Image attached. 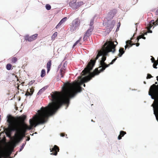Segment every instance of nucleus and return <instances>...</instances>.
Segmentation results:
<instances>
[{
	"mask_svg": "<svg viewBox=\"0 0 158 158\" xmlns=\"http://www.w3.org/2000/svg\"><path fill=\"white\" fill-rule=\"evenodd\" d=\"M62 89V93L55 91L51 94L52 102L47 106L42 107L38 110V113L30 119V126L23 124L21 127L17 118L10 114L7 115V122L9 123V129L10 131H16L15 139L17 142L22 139L27 130H30L33 127L46 122L48 118L54 114L61 105L66 104L67 108L70 99L74 97L77 93L80 92L82 88L78 85L77 82H67L64 84Z\"/></svg>",
	"mask_w": 158,
	"mask_h": 158,
	"instance_id": "f257e3e1",
	"label": "nucleus"
},
{
	"mask_svg": "<svg viewBox=\"0 0 158 158\" xmlns=\"http://www.w3.org/2000/svg\"><path fill=\"white\" fill-rule=\"evenodd\" d=\"M115 51V46L111 42H106L102 48V51L98 52L95 60H90L87 67L81 73L82 76L90 73L89 75L82 78L81 79L80 85L92 79L95 76L98 75L101 72L103 71L107 67L110 66L105 61L108 53L110 52L114 53Z\"/></svg>",
	"mask_w": 158,
	"mask_h": 158,
	"instance_id": "f03ea898",
	"label": "nucleus"
},
{
	"mask_svg": "<svg viewBox=\"0 0 158 158\" xmlns=\"http://www.w3.org/2000/svg\"><path fill=\"white\" fill-rule=\"evenodd\" d=\"M80 25V20L78 18L74 19L72 22L70 28L71 32H73L78 29Z\"/></svg>",
	"mask_w": 158,
	"mask_h": 158,
	"instance_id": "7ed1b4c3",
	"label": "nucleus"
},
{
	"mask_svg": "<svg viewBox=\"0 0 158 158\" xmlns=\"http://www.w3.org/2000/svg\"><path fill=\"white\" fill-rule=\"evenodd\" d=\"M51 152H52V153H51V155L56 156L58 152H59V148L56 145H55L53 148L50 149Z\"/></svg>",
	"mask_w": 158,
	"mask_h": 158,
	"instance_id": "20e7f679",
	"label": "nucleus"
},
{
	"mask_svg": "<svg viewBox=\"0 0 158 158\" xmlns=\"http://www.w3.org/2000/svg\"><path fill=\"white\" fill-rule=\"evenodd\" d=\"M38 36L37 34H35L30 36L27 35L25 37V39L26 40H27L28 41L31 42L33 41L36 40Z\"/></svg>",
	"mask_w": 158,
	"mask_h": 158,
	"instance_id": "39448f33",
	"label": "nucleus"
},
{
	"mask_svg": "<svg viewBox=\"0 0 158 158\" xmlns=\"http://www.w3.org/2000/svg\"><path fill=\"white\" fill-rule=\"evenodd\" d=\"M11 152L9 151L0 152V158H7L10 156Z\"/></svg>",
	"mask_w": 158,
	"mask_h": 158,
	"instance_id": "423d86ee",
	"label": "nucleus"
},
{
	"mask_svg": "<svg viewBox=\"0 0 158 158\" xmlns=\"http://www.w3.org/2000/svg\"><path fill=\"white\" fill-rule=\"evenodd\" d=\"M157 87V85L155 84H153L151 86L149 92V94L150 95H152V94H150V92H151L152 94H156V88Z\"/></svg>",
	"mask_w": 158,
	"mask_h": 158,
	"instance_id": "0eeeda50",
	"label": "nucleus"
},
{
	"mask_svg": "<svg viewBox=\"0 0 158 158\" xmlns=\"http://www.w3.org/2000/svg\"><path fill=\"white\" fill-rule=\"evenodd\" d=\"M93 28L91 27L88 29L86 31L85 33L84 34L83 40H87L88 37H89L91 34L92 31H93Z\"/></svg>",
	"mask_w": 158,
	"mask_h": 158,
	"instance_id": "6e6552de",
	"label": "nucleus"
},
{
	"mask_svg": "<svg viewBox=\"0 0 158 158\" xmlns=\"http://www.w3.org/2000/svg\"><path fill=\"white\" fill-rule=\"evenodd\" d=\"M34 92V87H32L31 88H30L29 89H28L27 90V91L25 95L27 96H31L33 94Z\"/></svg>",
	"mask_w": 158,
	"mask_h": 158,
	"instance_id": "1a4fd4ad",
	"label": "nucleus"
},
{
	"mask_svg": "<svg viewBox=\"0 0 158 158\" xmlns=\"http://www.w3.org/2000/svg\"><path fill=\"white\" fill-rule=\"evenodd\" d=\"M69 6L74 9H76L77 8V7L76 4V2L74 0L71 2L69 3Z\"/></svg>",
	"mask_w": 158,
	"mask_h": 158,
	"instance_id": "9d476101",
	"label": "nucleus"
},
{
	"mask_svg": "<svg viewBox=\"0 0 158 158\" xmlns=\"http://www.w3.org/2000/svg\"><path fill=\"white\" fill-rule=\"evenodd\" d=\"M65 67L64 66H63L62 67V68H61V69L60 70V75L61 76V77H64V73H65Z\"/></svg>",
	"mask_w": 158,
	"mask_h": 158,
	"instance_id": "9b49d317",
	"label": "nucleus"
},
{
	"mask_svg": "<svg viewBox=\"0 0 158 158\" xmlns=\"http://www.w3.org/2000/svg\"><path fill=\"white\" fill-rule=\"evenodd\" d=\"M51 64H52V60H49L47 64V73H48L50 70Z\"/></svg>",
	"mask_w": 158,
	"mask_h": 158,
	"instance_id": "f8f14e48",
	"label": "nucleus"
},
{
	"mask_svg": "<svg viewBox=\"0 0 158 158\" xmlns=\"http://www.w3.org/2000/svg\"><path fill=\"white\" fill-rule=\"evenodd\" d=\"M126 134V132L124 131H121L120 132V134L118 137V139L120 140L122 139V137Z\"/></svg>",
	"mask_w": 158,
	"mask_h": 158,
	"instance_id": "ddd939ff",
	"label": "nucleus"
},
{
	"mask_svg": "<svg viewBox=\"0 0 158 158\" xmlns=\"http://www.w3.org/2000/svg\"><path fill=\"white\" fill-rule=\"evenodd\" d=\"M119 53L118 55V56L119 57H121L122 55L124 53L125 51L124 50V48H121L119 50Z\"/></svg>",
	"mask_w": 158,
	"mask_h": 158,
	"instance_id": "4468645a",
	"label": "nucleus"
},
{
	"mask_svg": "<svg viewBox=\"0 0 158 158\" xmlns=\"http://www.w3.org/2000/svg\"><path fill=\"white\" fill-rule=\"evenodd\" d=\"M117 12L116 10L115 9H114L111 11H110L109 12V14L111 15V16L112 17L114 16L115 15Z\"/></svg>",
	"mask_w": 158,
	"mask_h": 158,
	"instance_id": "2eb2a0df",
	"label": "nucleus"
},
{
	"mask_svg": "<svg viewBox=\"0 0 158 158\" xmlns=\"http://www.w3.org/2000/svg\"><path fill=\"white\" fill-rule=\"evenodd\" d=\"M132 41L131 40H128L126 42V44H127L129 45V48L131 47L132 45L135 44V43H132Z\"/></svg>",
	"mask_w": 158,
	"mask_h": 158,
	"instance_id": "dca6fc26",
	"label": "nucleus"
},
{
	"mask_svg": "<svg viewBox=\"0 0 158 158\" xmlns=\"http://www.w3.org/2000/svg\"><path fill=\"white\" fill-rule=\"evenodd\" d=\"M155 23L154 22V20H152L150 24L148 25V30H149V29H150L153 26L152 25V24H153L154 25H155Z\"/></svg>",
	"mask_w": 158,
	"mask_h": 158,
	"instance_id": "f3484780",
	"label": "nucleus"
},
{
	"mask_svg": "<svg viewBox=\"0 0 158 158\" xmlns=\"http://www.w3.org/2000/svg\"><path fill=\"white\" fill-rule=\"evenodd\" d=\"M57 32H55L52 35L51 37L52 40H54L55 38L57 37Z\"/></svg>",
	"mask_w": 158,
	"mask_h": 158,
	"instance_id": "a211bd4d",
	"label": "nucleus"
},
{
	"mask_svg": "<svg viewBox=\"0 0 158 158\" xmlns=\"http://www.w3.org/2000/svg\"><path fill=\"white\" fill-rule=\"evenodd\" d=\"M46 74L45 71L44 69L42 70L41 73V77H44Z\"/></svg>",
	"mask_w": 158,
	"mask_h": 158,
	"instance_id": "6ab92c4d",
	"label": "nucleus"
},
{
	"mask_svg": "<svg viewBox=\"0 0 158 158\" xmlns=\"http://www.w3.org/2000/svg\"><path fill=\"white\" fill-rule=\"evenodd\" d=\"M26 118V116L25 115H23L22 116L20 117L19 118V119L21 121H24Z\"/></svg>",
	"mask_w": 158,
	"mask_h": 158,
	"instance_id": "aec40b11",
	"label": "nucleus"
},
{
	"mask_svg": "<svg viewBox=\"0 0 158 158\" xmlns=\"http://www.w3.org/2000/svg\"><path fill=\"white\" fill-rule=\"evenodd\" d=\"M12 66V65L10 64H8L6 66V68L8 70H10L11 69V68Z\"/></svg>",
	"mask_w": 158,
	"mask_h": 158,
	"instance_id": "412c9836",
	"label": "nucleus"
},
{
	"mask_svg": "<svg viewBox=\"0 0 158 158\" xmlns=\"http://www.w3.org/2000/svg\"><path fill=\"white\" fill-rule=\"evenodd\" d=\"M144 34L147 35V33L146 32V33H144V34L140 35H139V36H138V37L137 38V42H138L139 41V39H141V38H143V36H144Z\"/></svg>",
	"mask_w": 158,
	"mask_h": 158,
	"instance_id": "4be33fe9",
	"label": "nucleus"
},
{
	"mask_svg": "<svg viewBox=\"0 0 158 158\" xmlns=\"http://www.w3.org/2000/svg\"><path fill=\"white\" fill-rule=\"evenodd\" d=\"M11 60L12 63H15L17 60V59L16 57H14L11 58Z\"/></svg>",
	"mask_w": 158,
	"mask_h": 158,
	"instance_id": "5701e85b",
	"label": "nucleus"
},
{
	"mask_svg": "<svg viewBox=\"0 0 158 158\" xmlns=\"http://www.w3.org/2000/svg\"><path fill=\"white\" fill-rule=\"evenodd\" d=\"M45 88H43L42 89H40L39 92H38L37 94L38 95L41 94V93L45 90Z\"/></svg>",
	"mask_w": 158,
	"mask_h": 158,
	"instance_id": "b1692460",
	"label": "nucleus"
},
{
	"mask_svg": "<svg viewBox=\"0 0 158 158\" xmlns=\"http://www.w3.org/2000/svg\"><path fill=\"white\" fill-rule=\"evenodd\" d=\"M84 4V3L83 2H79L77 3V5L76 6L77 8L80 6H81L83 5Z\"/></svg>",
	"mask_w": 158,
	"mask_h": 158,
	"instance_id": "393cba45",
	"label": "nucleus"
},
{
	"mask_svg": "<svg viewBox=\"0 0 158 158\" xmlns=\"http://www.w3.org/2000/svg\"><path fill=\"white\" fill-rule=\"evenodd\" d=\"M45 7H46V9L47 10H50L51 8V6L48 4H46L45 6Z\"/></svg>",
	"mask_w": 158,
	"mask_h": 158,
	"instance_id": "a878e982",
	"label": "nucleus"
},
{
	"mask_svg": "<svg viewBox=\"0 0 158 158\" xmlns=\"http://www.w3.org/2000/svg\"><path fill=\"white\" fill-rule=\"evenodd\" d=\"M81 38H80L78 40H77L73 44V48H74L76 45L78 44L79 42L81 41Z\"/></svg>",
	"mask_w": 158,
	"mask_h": 158,
	"instance_id": "bb28decb",
	"label": "nucleus"
},
{
	"mask_svg": "<svg viewBox=\"0 0 158 158\" xmlns=\"http://www.w3.org/2000/svg\"><path fill=\"white\" fill-rule=\"evenodd\" d=\"M153 63V68H155V69H157V67H156V66L157 65V64H158V62L157 63L156 62V61H155Z\"/></svg>",
	"mask_w": 158,
	"mask_h": 158,
	"instance_id": "cd10ccee",
	"label": "nucleus"
},
{
	"mask_svg": "<svg viewBox=\"0 0 158 158\" xmlns=\"http://www.w3.org/2000/svg\"><path fill=\"white\" fill-rule=\"evenodd\" d=\"M67 19V17H64L60 21V23L62 24L64 23Z\"/></svg>",
	"mask_w": 158,
	"mask_h": 158,
	"instance_id": "c85d7f7f",
	"label": "nucleus"
},
{
	"mask_svg": "<svg viewBox=\"0 0 158 158\" xmlns=\"http://www.w3.org/2000/svg\"><path fill=\"white\" fill-rule=\"evenodd\" d=\"M117 57H116L115 58L112 60V61L108 64H110H110H113L114 63L115 61V60H117Z\"/></svg>",
	"mask_w": 158,
	"mask_h": 158,
	"instance_id": "c756f323",
	"label": "nucleus"
},
{
	"mask_svg": "<svg viewBox=\"0 0 158 158\" xmlns=\"http://www.w3.org/2000/svg\"><path fill=\"white\" fill-rule=\"evenodd\" d=\"M25 144H26V143H23V144L21 146V147L20 149V150H19L20 152L21 151L23 150V148Z\"/></svg>",
	"mask_w": 158,
	"mask_h": 158,
	"instance_id": "7c9ffc66",
	"label": "nucleus"
},
{
	"mask_svg": "<svg viewBox=\"0 0 158 158\" xmlns=\"http://www.w3.org/2000/svg\"><path fill=\"white\" fill-rule=\"evenodd\" d=\"M152 77V75L149 74H148L147 75V79H149Z\"/></svg>",
	"mask_w": 158,
	"mask_h": 158,
	"instance_id": "2f4dec72",
	"label": "nucleus"
},
{
	"mask_svg": "<svg viewBox=\"0 0 158 158\" xmlns=\"http://www.w3.org/2000/svg\"><path fill=\"white\" fill-rule=\"evenodd\" d=\"M93 24H94V20H92L90 21L89 25L90 26H92L93 25Z\"/></svg>",
	"mask_w": 158,
	"mask_h": 158,
	"instance_id": "473e14b6",
	"label": "nucleus"
},
{
	"mask_svg": "<svg viewBox=\"0 0 158 158\" xmlns=\"http://www.w3.org/2000/svg\"><path fill=\"white\" fill-rule=\"evenodd\" d=\"M151 60L152 63L156 61L154 58L152 56V58L151 59Z\"/></svg>",
	"mask_w": 158,
	"mask_h": 158,
	"instance_id": "72a5a7b5",
	"label": "nucleus"
},
{
	"mask_svg": "<svg viewBox=\"0 0 158 158\" xmlns=\"http://www.w3.org/2000/svg\"><path fill=\"white\" fill-rule=\"evenodd\" d=\"M62 24L60 23V22L59 23L57 24V25L56 27V28H58Z\"/></svg>",
	"mask_w": 158,
	"mask_h": 158,
	"instance_id": "f704fd0d",
	"label": "nucleus"
},
{
	"mask_svg": "<svg viewBox=\"0 0 158 158\" xmlns=\"http://www.w3.org/2000/svg\"><path fill=\"white\" fill-rule=\"evenodd\" d=\"M62 24L60 23V22L59 23L57 24V25L56 27V28H58Z\"/></svg>",
	"mask_w": 158,
	"mask_h": 158,
	"instance_id": "c9c22d12",
	"label": "nucleus"
},
{
	"mask_svg": "<svg viewBox=\"0 0 158 158\" xmlns=\"http://www.w3.org/2000/svg\"><path fill=\"white\" fill-rule=\"evenodd\" d=\"M108 42H112L113 43H114V44L115 45V48L116 47V45L117 44H118V43L116 41L115 42V44H114V42H113V41H109Z\"/></svg>",
	"mask_w": 158,
	"mask_h": 158,
	"instance_id": "e433bc0d",
	"label": "nucleus"
},
{
	"mask_svg": "<svg viewBox=\"0 0 158 158\" xmlns=\"http://www.w3.org/2000/svg\"><path fill=\"white\" fill-rule=\"evenodd\" d=\"M128 46L129 45L127 44H126V45L125 46V50H126L127 48H129Z\"/></svg>",
	"mask_w": 158,
	"mask_h": 158,
	"instance_id": "4c0bfd02",
	"label": "nucleus"
},
{
	"mask_svg": "<svg viewBox=\"0 0 158 158\" xmlns=\"http://www.w3.org/2000/svg\"><path fill=\"white\" fill-rule=\"evenodd\" d=\"M60 136H62V137H63V136H64L65 135V133H61L60 134Z\"/></svg>",
	"mask_w": 158,
	"mask_h": 158,
	"instance_id": "58836bf2",
	"label": "nucleus"
},
{
	"mask_svg": "<svg viewBox=\"0 0 158 158\" xmlns=\"http://www.w3.org/2000/svg\"><path fill=\"white\" fill-rule=\"evenodd\" d=\"M135 45H136V46L137 47H138L139 46V43H135Z\"/></svg>",
	"mask_w": 158,
	"mask_h": 158,
	"instance_id": "ea45409f",
	"label": "nucleus"
},
{
	"mask_svg": "<svg viewBox=\"0 0 158 158\" xmlns=\"http://www.w3.org/2000/svg\"><path fill=\"white\" fill-rule=\"evenodd\" d=\"M148 30V32H149V33H152V31H151V30H150V29H149V30Z\"/></svg>",
	"mask_w": 158,
	"mask_h": 158,
	"instance_id": "a19ab883",
	"label": "nucleus"
},
{
	"mask_svg": "<svg viewBox=\"0 0 158 158\" xmlns=\"http://www.w3.org/2000/svg\"><path fill=\"white\" fill-rule=\"evenodd\" d=\"M156 15H158V9L156 11Z\"/></svg>",
	"mask_w": 158,
	"mask_h": 158,
	"instance_id": "79ce46f5",
	"label": "nucleus"
},
{
	"mask_svg": "<svg viewBox=\"0 0 158 158\" xmlns=\"http://www.w3.org/2000/svg\"><path fill=\"white\" fill-rule=\"evenodd\" d=\"M30 139V138L29 137L26 140L27 141H29Z\"/></svg>",
	"mask_w": 158,
	"mask_h": 158,
	"instance_id": "37998d69",
	"label": "nucleus"
},
{
	"mask_svg": "<svg viewBox=\"0 0 158 158\" xmlns=\"http://www.w3.org/2000/svg\"><path fill=\"white\" fill-rule=\"evenodd\" d=\"M143 39L145 40L146 39V38L143 36V38H142Z\"/></svg>",
	"mask_w": 158,
	"mask_h": 158,
	"instance_id": "c03bdc74",
	"label": "nucleus"
},
{
	"mask_svg": "<svg viewBox=\"0 0 158 158\" xmlns=\"http://www.w3.org/2000/svg\"><path fill=\"white\" fill-rule=\"evenodd\" d=\"M157 77V80L158 81V76L156 77Z\"/></svg>",
	"mask_w": 158,
	"mask_h": 158,
	"instance_id": "a18cd8bd",
	"label": "nucleus"
},
{
	"mask_svg": "<svg viewBox=\"0 0 158 158\" xmlns=\"http://www.w3.org/2000/svg\"><path fill=\"white\" fill-rule=\"evenodd\" d=\"M83 86H84V87H85V84H83Z\"/></svg>",
	"mask_w": 158,
	"mask_h": 158,
	"instance_id": "49530a36",
	"label": "nucleus"
},
{
	"mask_svg": "<svg viewBox=\"0 0 158 158\" xmlns=\"http://www.w3.org/2000/svg\"><path fill=\"white\" fill-rule=\"evenodd\" d=\"M155 84H157V82H156L155 83Z\"/></svg>",
	"mask_w": 158,
	"mask_h": 158,
	"instance_id": "de8ad7c7",
	"label": "nucleus"
},
{
	"mask_svg": "<svg viewBox=\"0 0 158 158\" xmlns=\"http://www.w3.org/2000/svg\"><path fill=\"white\" fill-rule=\"evenodd\" d=\"M132 39H133V38H131V40H132Z\"/></svg>",
	"mask_w": 158,
	"mask_h": 158,
	"instance_id": "09e8293b",
	"label": "nucleus"
},
{
	"mask_svg": "<svg viewBox=\"0 0 158 158\" xmlns=\"http://www.w3.org/2000/svg\"><path fill=\"white\" fill-rule=\"evenodd\" d=\"M81 77H80V78H81Z\"/></svg>",
	"mask_w": 158,
	"mask_h": 158,
	"instance_id": "8fccbe9b",
	"label": "nucleus"
},
{
	"mask_svg": "<svg viewBox=\"0 0 158 158\" xmlns=\"http://www.w3.org/2000/svg\"><path fill=\"white\" fill-rule=\"evenodd\" d=\"M158 21V19H157V20L156 21Z\"/></svg>",
	"mask_w": 158,
	"mask_h": 158,
	"instance_id": "3c124183",
	"label": "nucleus"
}]
</instances>
